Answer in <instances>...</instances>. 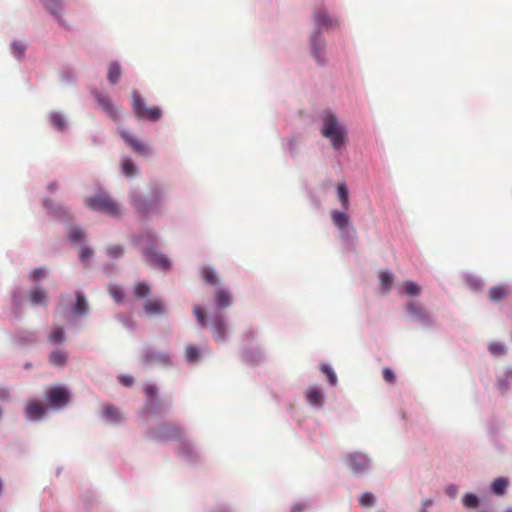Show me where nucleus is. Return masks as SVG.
<instances>
[{"label": "nucleus", "mask_w": 512, "mask_h": 512, "mask_svg": "<svg viewBox=\"0 0 512 512\" xmlns=\"http://www.w3.org/2000/svg\"><path fill=\"white\" fill-rule=\"evenodd\" d=\"M321 371L323 372V374L326 375L329 384L336 385V383H337L336 374L329 365H326V364L321 365Z\"/></svg>", "instance_id": "58836bf2"}, {"label": "nucleus", "mask_w": 512, "mask_h": 512, "mask_svg": "<svg viewBox=\"0 0 512 512\" xmlns=\"http://www.w3.org/2000/svg\"><path fill=\"white\" fill-rule=\"evenodd\" d=\"M232 294L229 290L218 288L214 292V300L216 306L220 309H225L229 307L232 303Z\"/></svg>", "instance_id": "2eb2a0df"}, {"label": "nucleus", "mask_w": 512, "mask_h": 512, "mask_svg": "<svg viewBox=\"0 0 512 512\" xmlns=\"http://www.w3.org/2000/svg\"><path fill=\"white\" fill-rule=\"evenodd\" d=\"M406 311L411 316H413L414 318H416L419 321H422V322L430 321V316L427 313V311L424 309V307L414 301H411L406 304Z\"/></svg>", "instance_id": "4468645a"}, {"label": "nucleus", "mask_w": 512, "mask_h": 512, "mask_svg": "<svg viewBox=\"0 0 512 512\" xmlns=\"http://www.w3.org/2000/svg\"><path fill=\"white\" fill-rule=\"evenodd\" d=\"M227 328L223 316L218 315L212 322V335L216 341H222L226 336Z\"/></svg>", "instance_id": "f3484780"}, {"label": "nucleus", "mask_w": 512, "mask_h": 512, "mask_svg": "<svg viewBox=\"0 0 512 512\" xmlns=\"http://www.w3.org/2000/svg\"><path fill=\"white\" fill-rule=\"evenodd\" d=\"M185 357L188 362L195 363L200 359V350L194 345L185 348Z\"/></svg>", "instance_id": "7c9ffc66"}, {"label": "nucleus", "mask_w": 512, "mask_h": 512, "mask_svg": "<svg viewBox=\"0 0 512 512\" xmlns=\"http://www.w3.org/2000/svg\"><path fill=\"white\" fill-rule=\"evenodd\" d=\"M67 353L62 350L53 351L49 355V362L54 366H64L67 360Z\"/></svg>", "instance_id": "bb28decb"}, {"label": "nucleus", "mask_w": 512, "mask_h": 512, "mask_svg": "<svg viewBox=\"0 0 512 512\" xmlns=\"http://www.w3.org/2000/svg\"><path fill=\"white\" fill-rule=\"evenodd\" d=\"M132 110L136 118L156 122L162 117V110L158 106L148 107L137 91H132Z\"/></svg>", "instance_id": "7ed1b4c3"}, {"label": "nucleus", "mask_w": 512, "mask_h": 512, "mask_svg": "<svg viewBox=\"0 0 512 512\" xmlns=\"http://www.w3.org/2000/svg\"><path fill=\"white\" fill-rule=\"evenodd\" d=\"M94 97L97 101L98 106L107 114V116L113 119L114 121H117L119 117V111L117 107L113 104L110 96L107 94H102L100 92H94Z\"/></svg>", "instance_id": "0eeeda50"}, {"label": "nucleus", "mask_w": 512, "mask_h": 512, "mask_svg": "<svg viewBox=\"0 0 512 512\" xmlns=\"http://www.w3.org/2000/svg\"><path fill=\"white\" fill-rule=\"evenodd\" d=\"M142 361L146 366H150L153 364H162V365H168L170 364V358L169 355L156 352L152 349L146 350L142 356Z\"/></svg>", "instance_id": "9b49d317"}, {"label": "nucleus", "mask_w": 512, "mask_h": 512, "mask_svg": "<svg viewBox=\"0 0 512 512\" xmlns=\"http://www.w3.org/2000/svg\"><path fill=\"white\" fill-rule=\"evenodd\" d=\"M379 279H380L382 293L389 292L393 285V279H394L392 273H390L388 271H381L379 273Z\"/></svg>", "instance_id": "a878e982"}, {"label": "nucleus", "mask_w": 512, "mask_h": 512, "mask_svg": "<svg viewBox=\"0 0 512 512\" xmlns=\"http://www.w3.org/2000/svg\"><path fill=\"white\" fill-rule=\"evenodd\" d=\"M145 257L149 264H151L152 266L158 267L163 270H166L170 267L169 259L165 255L155 251L154 249H148L145 252Z\"/></svg>", "instance_id": "f8f14e48"}, {"label": "nucleus", "mask_w": 512, "mask_h": 512, "mask_svg": "<svg viewBox=\"0 0 512 512\" xmlns=\"http://www.w3.org/2000/svg\"><path fill=\"white\" fill-rule=\"evenodd\" d=\"M11 48L13 54L18 58H20L25 52V45L21 42H13Z\"/></svg>", "instance_id": "49530a36"}, {"label": "nucleus", "mask_w": 512, "mask_h": 512, "mask_svg": "<svg viewBox=\"0 0 512 512\" xmlns=\"http://www.w3.org/2000/svg\"><path fill=\"white\" fill-rule=\"evenodd\" d=\"M507 293V289L504 286L492 287L489 290V298L491 301H498L504 297Z\"/></svg>", "instance_id": "72a5a7b5"}, {"label": "nucleus", "mask_w": 512, "mask_h": 512, "mask_svg": "<svg viewBox=\"0 0 512 512\" xmlns=\"http://www.w3.org/2000/svg\"><path fill=\"white\" fill-rule=\"evenodd\" d=\"M51 123L58 130H62L65 127V120L61 114L54 113L51 115Z\"/></svg>", "instance_id": "c03bdc74"}, {"label": "nucleus", "mask_w": 512, "mask_h": 512, "mask_svg": "<svg viewBox=\"0 0 512 512\" xmlns=\"http://www.w3.org/2000/svg\"><path fill=\"white\" fill-rule=\"evenodd\" d=\"M46 276V272H45V269L44 268H36L33 270L32 274H31V278L33 280H38L40 278H43Z\"/></svg>", "instance_id": "09e8293b"}, {"label": "nucleus", "mask_w": 512, "mask_h": 512, "mask_svg": "<svg viewBox=\"0 0 512 512\" xmlns=\"http://www.w3.org/2000/svg\"><path fill=\"white\" fill-rule=\"evenodd\" d=\"M463 504L467 507V508H476L479 504V501H478V498L474 495V494H466L464 497H463Z\"/></svg>", "instance_id": "37998d69"}, {"label": "nucleus", "mask_w": 512, "mask_h": 512, "mask_svg": "<svg viewBox=\"0 0 512 512\" xmlns=\"http://www.w3.org/2000/svg\"><path fill=\"white\" fill-rule=\"evenodd\" d=\"M47 411V407L40 401H30L26 406V416L29 420L35 421L41 419Z\"/></svg>", "instance_id": "ddd939ff"}, {"label": "nucleus", "mask_w": 512, "mask_h": 512, "mask_svg": "<svg viewBox=\"0 0 512 512\" xmlns=\"http://www.w3.org/2000/svg\"><path fill=\"white\" fill-rule=\"evenodd\" d=\"M382 376L384 380L388 383H394L395 382V375L394 372L389 368H384L382 370Z\"/></svg>", "instance_id": "de8ad7c7"}, {"label": "nucleus", "mask_w": 512, "mask_h": 512, "mask_svg": "<svg viewBox=\"0 0 512 512\" xmlns=\"http://www.w3.org/2000/svg\"><path fill=\"white\" fill-rule=\"evenodd\" d=\"M457 487L455 485H449L446 487V493L450 498H454L457 495Z\"/></svg>", "instance_id": "603ef678"}, {"label": "nucleus", "mask_w": 512, "mask_h": 512, "mask_svg": "<svg viewBox=\"0 0 512 512\" xmlns=\"http://www.w3.org/2000/svg\"><path fill=\"white\" fill-rule=\"evenodd\" d=\"M323 48V45L319 44L316 40H314L312 42V50H313V54H314V57L316 58V60L318 62H320V58H319V52L320 50Z\"/></svg>", "instance_id": "8fccbe9b"}, {"label": "nucleus", "mask_w": 512, "mask_h": 512, "mask_svg": "<svg viewBox=\"0 0 512 512\" xmlns=\"http://www.w3.org/2000/svg\"><path fill=\"white\" fill-rule=\"evenodd\" d=\"M131 203L136 212L142 216H146L152 211V206L148 203L147 199L138 194L132 196Z\"/></svg>", "instance_id": "dca6fc26"}, {"label": "nucleus", "mask_w": 512, "mask_h": 512, "mask_svg": "<svg viewBox=\"0 0 512 512\" xmlns=\"http://www.w3.org/2000/svg\"><path fill=\"white\" fill-rule=\"evenodd\" d=\"M144 310L148 316L160 315L164 312V305L159 299H150L145 302Z\"/></svg>", "instance_id": "aec40b11"}, {"label": "nucleus", "mask_w": 512, "mask_h": 512, "mask_svg": "<svg viewBox=\"0 0 512 512\" xmlns=\"http://www.w3.org/2000/svg\"><path fill=\"white\" fill-rule=\"evenodd\" d=\"M134 294L138 298H144L150 294V287L145 282H139L134 286Z\"/></svg>", "instance_id": "f704fd0d"}, {"label": "nucleus", "mask_w": 512, "mask_h": 512, "mask_svg": "<svg viewBox=\"0 0 512 512\" xmlns=\"http://www.w3.org/2000/svg\"><path fill=\"white\" fill-rule=\"evenodd\" d=\"M46 400L52 408L61 409L68 404L70 394L63 386H52L47 391Z\"/></svg>", "instance_id": "39448f33"}, {"label": "nucleus", "mask_w": 512, "mask_h": 512, "mask_svg": "<svg viewBox=\"0 0 512 512\" xmlns=\"http://www.w3.org/2000/svg\"><path fill=\"white\" fill-rule=\"evenodd\" d=\"M44 6L59 19V12L61 11L60 0H42Z\"/></svg>", "instance_id": "2f4dec72"}, {"label": "nucleus", "mask_w": 512, "mask_h": 512, "mask_svg": "<svg viewBox=\"0 0 512 512\" xmlns=\"http://www.w3.org/2000/svg\"><path fill=\"white\" fill-rule=\"evenodd\" d=\"M337 196L343 210L347 211L350 207L349 192L345 183H339L337 185Z\"/></svg>", "instance_id": "5701e85b"}, {"label": "nucleus", "mask_w": 512, "mask_h": 512, "mask_svg": "<svg viewBox=\"0 0 512 512\" xmlns=\"http://www.w3.org/2000/svg\"><path fill=\"white\" fill-rule=\"evenodd\" d=\"M160 202V196L158 194H155L154 195V204L155 205H158Z\"/></svg>", "instance_id": "6e6d98bb"}, {"label": "nucleus", "mask_w": 512, "mask_h": 512, "mask_svg": "<svg viewBox=\"0 0 512 512\" xmlns=\"http://www.w3.org/2000/svg\"><path fill=\"white\" fill-rule=\"evenodd\" d=\"M194 315L201 327L207 326V319L205 311L198 305H195L193 308Z\"/></svg>", "instance_id": "4c0bfd02"}, {"label": "nucleus", "mask_w": 512, "mask_h": 512, "mask_svg": "<svg viewBox=\"0 0 512 512\" xmlns=\"http://www.w3.org/2000/svg\"><path fill=\"white\" fill-rule=\"evenodd\" d=\"M349 468L355 474H361L366 472L370 467L369 459L361 453H354L347 459Z\"/></svg>", "instance_id": "1a4fd4ad"}, {"label": "nucleus", "mask_w": 512, "mask_h": 512, "mask_svg": "<svg viewBox=\"0 0 512 512\" xmlns=\"http://www.w3.org/2000/svg\"><path fill=\"white\" fill-rule=\"evenodd\" d=\"M331 220L333 224L339 229L344 230L348 227L350 223V218L347 215L346 211L332 210L330 212Z\"/></svg>", "instance_id": "a211bd4d"}, {"label": "nucleus", "mask_w": 512, "mask_h": 512, "mask_svg": "<svg viewBox=\"0 0 512 512\" xmlns=\"http://www.w3.org/2000/svg\"><path fill=\"white\" fill-rule=\"evenodd\" d=\"M201 276L203 280L212 286L219 284V278L213 268L204 266L201 268Z\"/></svg>", "instance_id": "b1692460"}, {"label": "nucleus", "mask_w": 512, "mask_h": 512, "mask_svg": "<svg viewBox=\"0 0 512 512\" xmlns=\"http://www.w3.org/2000/svg\"><path fill=\"white\" fill-rule=\"evenodd\" d=\"M9 398V392L6 388L0 387V400H7Z\"/></svg>", "instance_id": "5fc2aeb1"}, {"label": "nucleus", "mask_w": 512, "mask_h": 512, "mask_svg": "<svg viewBox=\"0 0 512 512\" xmlns=\"http://www.w3.org/2000/svg\"><path fill=\"white\" fill-rule=\"evenodd\" d=\"M375 497L370 492H364L359 497V503L362 507H371L374 505Z\"/></svg>", "instance_id": "ea45409f"}, {"label": "nucleus", "mask_w": 512, "mask_h": 512, "mask_svg": "<svg viewBox=\"0 0 512 512\" xmlns=\"http://www.w3.org/2000/svg\"><path fill=\"white\" fill-rule=\"evenodd\" d=\"M109 293L111 295V297L117 302V303H120L122 302L123 298H124V292L122 290L121 287L119 286H116V285H111L109 287Z\"/></svg>", "instance_id": "a19ab883"}, {"label": "nucleus", "mask_w": 512, "mask_h": 512, "mask_svg": "<svg viewBox=\"0 0 512 512\" xmlns=\"http://www.w3.org/2000/svg\"><path fill=\"white\" fill-rule=\"evenodd\" d=\"M122 74V68L118 62H111L108 65L107 80L111 85H115Z\"/></svg>", "instance_id": "4be33fe9"}, {"label": "nucleus", "mask_w": 512, "mask_h": 512, "mask_svg": "<svg viewBox=\"0 0 512 512\" xmlns=\"http://www.w3.org/2000/svg\"><path fill=\"white\" fill-rule=\"evenodd\" d=\"M154 438L159 441H170L183 438L182 429L175 424H166L162 426L159 431L154 435Z\"/></svg>", "instance_id": "6e6552de"}, {"label": "nucleus", "mask_w": 512, "mask_h": 512, "mask_svg": "<svg viewBox=\"0 0 512 512\" xmlns=\"http://www.w3.org/2000/svg\"><path fill=\"white\" fill-rule=\"evenodd\" d=\"M92 254H93V252L90 248L84 247L80 254L81 261L82 262L87 261L92 256Z\"/></svg>", "instance_id": "3c124183"}, {"label": "nucleus", "mask_w": 512, "mask_h": 512, "mask_svg": "<svg viewBox=\"0 0 512 512\" xmlns=\"http://www.w3.org/2000/svg\"><path fill=\"white\" fill-rule=\"evenodd\" d=\"M103 413H104L105 419L110 421V422L116 423V422L121 421V419H122L121 414L118 411V409H116L113 406H106L104 408Z\"/></svg>", "instance_id": "c85d7f7f"}, {"label": "nucleus", "mask_w": 512, "mask_h": 512, "mask_svg": "<svg viewBox=\"0 0 512 512\" xmlns=\"http://www.w3.org/2000/svg\"><path fill=\"white\" fill-rule=\"evenodd\" d=\"M322 128L321 135L330 140L335 150H341L345 147L347 141L346 128L340 124L336 115L331 111H324L321 115Z\"/></svg>", "instance_id": "f257e3e1"}, {"label": "nucleus", "mask_w": 512, "mask_h": 512, "mask_svg": "<svg viewBox=\"0 0 512 512\" xmlns=\"http://www.w3.org/2000/svg\"><path fill=\"white\" fill-rule=\"evenodd\" d=\"M144 393L147 397V402H146L145 408L148 411V413L156 414V413L160 412L161 404H160V401L158 399H156V395L158 393L157 387L153 384H147L144 387Z\"/></svg>", "instance_id": "9d476101"}, {"label": "nucleus", "mask_w": 512, "mask_h": 512, "mask_svg": "<svg viewBox=\"0 0 512 512\" xmlns=\"http://www.w3.org/2000/svg\"><path fill=\"white\" fill-rule=\"evenodd\" d=\"M504 512H512V509H506Z\"/></svg>", "instance_id": "13d9d810"}, {"label": "nucleus", "mask_w": 512, "mask_h": 512, "mask_svg": "<svg viewBox=\"0 0 512 512\" xmlns=\"http://www.w3.org/2000/svg\"><path fill=\"white\" fill-rule=\"evenodd\" d=\"M306 399L309 404L321 407L323 405L324 396L320 389L311 387L306 391Z\"/></svg>", "instance_id": "412c9836"}, {"label": "nucleus", "mask_w": 512, "mask_h": 512, "mask_svg": "<svg viewBox=\"0 0 512 512\" xmlns=\"http://www.w3.org/2000/svg\"><path fill=\"white\" fill-rule=\"evenodd\" d=\"M49 341L53 343H61L65 340V333L63 328L54 327L49 334Z\"/></svg>", "instance_id": "473e14b6"}, {"label": "nucleus", "mask_w": 512, "mask_h": 512, "mask_svg": "<svg viewBox=\"0 0 512 512\" xmlns=\"http://www.w3.org/2000/svg\"><path fill=\"white\" fill-rule=\"evenodd\" d=\"M508 486V480L503 477H499L492 483V491L496 495H502L506 491Z\"/></svg>", "instance_id": "c756f323"}, {"label": "nucleus", "mask_w": 512, "mask_h": 512, "mask_svg": "<svg viewBox=\"0 0 512 512\" xmlns=\"http://www.w3.org/2000/svg\"><path fill=\"white\" fill-rule=\"evenodd\" d=\"M301 511H302V510H301V508H300V505H295V506L293 507V512H301Z\"/></svg>", "instance_id": "4d7b16f0"}, {"label": "nucleus", "mask_w": 512, "mask_h": 512, "mask_svg": "<svg viewBox=\"0 0 512 512\" xmlns=\"http://www.w3.org/2000/svg\"><path fill=\"white\" fill-rule=\"evenodd\" d=\"M121 170L126 177H132L137 173V167L130 158H123L121 160Z\"/></svg>", "instance_id": "cd10ccee"}, {"label": "nucleus", "mask_w": 512, "mask_h": 512, "mask_svg": "<svg viewBox=\"0 0 512 512\" xmlns=\"http://www.w3.org/2000/svg\"><path fill=\"white\" fill-rule=\"evenodd\" d=\"M119 379L125 386H131L133 384V378L131 376H120Z\"/></svg>", "instance_id": "864d4df0"}, {"label": "nucleus", "mask_w": 512, "mask_h": 512, "mask_svg": "<svg viewBox=\"0 0 512 512\" xmlns=\"http://www.w3.org/2000/svg\"><path fill=\"white\" fill-rule=\"evenodd\" d=\"M488 350L494 356H502L506 353L505 345L496 341L489 343Z\"/></svg>", "instance_id": "c9c22d12"}, {"label": "nucleus", "mask_w": 512, "mask_h": 512, "mask_svg": "<svg viewBox=\"0 0 512 512\" xmlns=\"http://www.w3.org/2000/svg\"><path fill=\"white\" fill-rule=\"evenodd\" d=\"M120 136L134 153L141 156H145L150 153L149 146L129 132L122 130L120 131Z\"/></svg>", "instance_id": "423d86ee"}, {"label": "nucleus", "mask_w": 512, "mask_h": 512, "mask_svg": "<svg viewBox=\"0 0 512 512\" xmlns=\"http://www.w3.org/2000/svg\"><path fill=\"white\" fill-rule=\"evenodd\" d=\"M313 20L318 32L321 30L334 29L339 26V20L337 17L330 15L326 8L322 6L314 9Z\"/></svg>", "instance_id": "20e7f679"}, {"label": "nucleus", "mask_w": 512, "mask_h": 512, "mask_svg": "<svg viewBox=\"0 0 512 512\" xmlns=\"http://www.w3.org/2000/svg\"><path fill=\"white\" fill-rule=\"evenodd\" d=\"M71 241L78 242L84 238V232L80 228H72L69 232Z\"/></svg>", "instance_id": "a18cd8bd"}, {"label": "nucleus", "mask_w": 512, "mask_h": 512, "mask_svg": "<svg viewBox=\"0 0 512 512\" xmlns=\"http://www.w3.org/2000/svg\"><path fill=\"white\" fill-rule=\"evenodd\" d=\"M47 293L44 289L37 287L30 291L29 300L33 304H46Z\"/></svg>", "instance_id": "393cba45"}, {"label": "nucleus", "mask_w": 512, "mask_h": 512, "mask_svg": "<svg viewBox=\"0 0 512 512\" xmlns=\"http://www.w3.org/2000/svg\"><path fill=\"white\" fill-rule=\"evenodd\" d=\"M106 252H107V255L109 256V258L116 259L123 255L124 249L120 245H114V246L108 248L106 250Z\"/></svg>", "instance_id": "79ce46f5"}, {"label": "nucleus", "mask_w": 512, "mask_h": 512, "mask_svg": "<svg viewBox=\"0 0 512 512\" xmlns=\"http://www.w3.org/2000/svg\"><path fill=\"white\" fill-rule=\"evenodd\" d=\"M85 205L91 210L103 212L110 217L116 218L122 214L120 204L104 192H100L93 197H87Z\"/></svg>", "instance_id": "f03ea898"}, {"label": "nucleus", "mask_w": 512, "mask_h": 512, "mask_svg": "<svg viewBox=\"0 0 512 512\" xmlns=\"http://www.w3.org/2000/svg\"><path fill=\"white\" fill-rule=\"evenodd\" d=\"M403 287L408 295L417 296L421 293L422 288L413 281H405Z\"/></svg>", "instance_id": "e433bc0d"}, {"label": "nucleus", "mask_w": 512, "mask_h": 512, "mask_svg": "<svg viewBox=\"0 0 512 512\" xmlns=\"http://www.w3.org/2000/svg\"><path fill=\"white\" fill-rule=\"evenodd\" d=\"M72 312L75 315L83 316L88 312V303L82 292H76V302L72 307Z\"/></svg>", "instance_id": "6ab92c4d"}]
</instances>
